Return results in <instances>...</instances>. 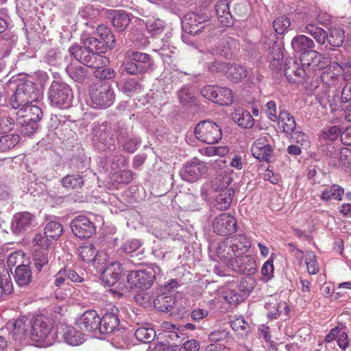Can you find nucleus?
Masks as SVG:
<instances>
[{
	"mask_svg": "<svg viewBox=\"0 0 351 351\" xmlns=\"http://www.w3.org/2000/svg\"><path fill=\"white\" fill-rule=\"evenodd\" d=\"M29 324V336L32 341L40 343L41 346L48 347L57 341L58 335L53 332V322L51 318L37 315L30 319Z\"/></svg>",
	"mask_w": 351,
	"mask_h": 351,
	"instance_id": "obj_1",
	"label": "nucleus"
},
{
	"mask_svg": "<svg viewBox=\"0 0 351 351\" xmlns=\"http://www.w3.org/2000/svg\"><path fill=\"white\" fill-rule=\"evenodd\" d=\"M14 84V90L10 98V104L12 108L17 110L23 106L32 104L38 99L35 84L29 80H19Z\"/></svg>",
	"mask_w": 351,
	"mask_h": 351,
	"instance_id": "obj_2",
	"label": "nucleus"
},
{
	"mask_svg": "<svg viewBox=\"0 0 351 351\" xmlns=\"http://www.w3.org/2000/svg\"><path fill=\"white\" fill-rule=\"evenodd\" d=\"M240 244H241V236L238 234L228 238L226 242L219 243L216 249L217 256L223 260L230 258V266L233 270L238 272L241 271V268Z\"/></svg>",
	"mask_w": 351,
	"mask_h": 351,
	"instance_id": "obj_3",
	"label": "nucleus"
},
{
	"mask_svg": "<svg viewBox=\"0 0 351 351\" xmlns=\"http://www.w3.org/2000/svg\"><path fill=\"white\" fill-rule=\"evenodd\" d=\"M91 134L93 146L98 151L105 152L115 149V140L110 123L108 121L94 122L92 125Z\"/></svg>",
	"mask_w": 351,
	"mask_h": 351,
	"instance_id": "obj_4",
	"label": "nucleus"
},
{
	"mask_svg": "<svg viewBox=\"0 0 351 351\" xmlns=\"http://www.w3.org/2000/svg\"><path fill=\"white\" fill-rule=\"evenodd\" d=\"M69 51L76 60L90 68H99L110 62L106 56L91 52L84 45H72Z\"/></svg>",
	"mask_w": 351,
	"mask_h": 351,
	"instance_id": "obj_5",
	"label": "nucleus"
},
{
	"mask_svg": "<svg viewBox=\"0 0 351 351\" xmlns=\"http://www.w3.org/2000/svg\"><path fill=\"white\" fill-rule=\"evenodd\" d=\"M48 97L52 105L66 108L71 106L73 95L67 84L62 81H53L49 88Z\"/></svg>",
	"mask_w": 351,
	"mask_h": 351,
	"instance_id": "obj_6",
	"label": "nucleus"
},
{
	"mask_svg": "<svg viewBox=\"0 0 351 351\" xmlns=\"http://www.w3.org/2000/svg\"><path fill=\"white\" fill-rule=\"evenodd\" d=\"M194 133L199 141L207 144L217 143L222 137L221 127L210 120L199 121L195 127Z\"/></svg>",
	"mask_w": 351,
	"mask_h": 351,
	"instance_id": "obj_7",
	"label": "nucleus"
},
{
	"mask_svg": "<svg viewBox=\"0 0 351 351\" xmlns=\"http://www.w3.org/2000/svg\"><path fill=\"white\" fill-rule=\"evenodd\" d=\"M93 103L100 108H106L112 105L115 95L113 88L106 83L93 84L90 90Z\"/></svg>",
	"mask_w": 351,
	"mask_h": 351,
	"instance_id": "obj_8",
	"label": "nucleus"
},
{
	"mask_svg": "<svg viewBox=\"0 0 351 351\" xmlns=\"http://www.w3.org/2000/svg\"><path fill=\"white\" fill-rule=\"evenodd\" d=\"M156 271L154 268L132 271L127 276V282L131 289L145 290L154 283Z\"/></svg>",
	"mask_w": 351,
	"mask_h": 351,
	"instance_id": "obj_9",
	"label": "nucleus"
},
{
	"mask_svg": "<svg viewBox=\"0 0 351 351\" xmlns=\"http://www.w3.org/2000/svg\"><path fill=\"white\" fill-rule=\"evenodd\" d=\"M301 65L310 71L311 77L313 78L317 71H319L327 66V62L322 54L313 49L300 54Z\"/></svg>",
	"mask_w": 351,
	"mask_h": 351,
	"instance_id": "obj_10",
	"label": "nucleus"
},
{
	"mask_svg": "<svg viewBox=\"0 0 351 351\" xmlns=\"http://www.w3.org/2000/svg\"><path fill=\"white\" fill-rule=\"evenodd\" d=\"M285 75L289 82L292 83L307 82L311 77L310 71L306 70L302 66L293 58L287 60L285 64Z\"/></svg>",
	"mask_w": 351,
	"mask_h": 351,
	"instance_id": "obj_11",
	"label": "nucleus"
},
{
	"mask_svg": "<svg viewBox=\"0 0 351 351\" xmlns=\"http://www.w3.org/2000/svg\"><path fill=\"white\" fill-rule=\"evenodd\" d=\"M73 234L80 239H89L96 233V226L87 217L79 215L71 222Z\"/></svg>",
	"mask_w": 351,
	"mask_h": 351,
	"instance_id": "obj_12",
	"label": "nucleus"
},
{
	"mask_svg": "<svg viewBox=\"0 0 351 351\" xmlns=\"http://www.w3.org/2000/svg\"><path fill=\"white\" fill-rule=\"evenodd\" d=\"M208 17L206 14L187 13L182 20V30L189 34L196 35L206 27Z\"/></svg>",
	"mask_w": 351,
	"mask_h": 351,
	"instance_id": "obj_13",
	"label": "nucleus"
},
{
	"mask_svg": "<svg viewBox=\"0 0 351 351\" xmlns=\"http://www.w3.org/2000/svg\"><path fill=\"white\" fill-rule=\"evenodd\" d=\"M208 170L206 164L197 158L188 162L183 167L180 175L181 178L189 182H193L198 180L203 174L206 173Z\"/></svg>",
	"mask_w": 351,
	"mask_h": 351,
	"instance_id": "obj_14",
	"label": "nucleus"
},
{
	"mask_svg": "<svg viewBox=\"0 0 351 351\" xmlns=\"http://www.w3.org/2000/svg\"><path fill=\"white\" fill-rule=\"evenodd\" d=\"M124 268L119 262H113L108 265L100 274V279L108 287L116 285L119 287L124 276Z\"/></svg>",
	"mask_w": 351,
	"mask_h": 351,
	"instance_id": "obj_15",
	"label": "nucleus"
},
{
	"mask_svg": "<svg viewBox=\"0 0 351 351\" xmlns=\"http://www.w3.org/2000/svg\"><path fill=\"white\" fill-rule=\"evenodd\" d=\"M213 228L219 235H230L234 233L237 229V221L233 216L224 213L213 219Z\"/></svg>",
	"mask_w": 351,
	"mask_h": 351,
	"instance_id": "obj_16",
	"label": "nucleus"
},
{
	"mask_svg": "<svg viewBox=\"0 0 351 351\" xmlns=\"http://www.w3.org/2000/svg\"><path fill=\"white\" fill-rule=\"evenodd\" d=\"M34 217L29 212L16 213L12 220L11 230L14 234H21L34 227Z\"/></svg>",
	"mask_w": 351,
	"mask_h": 351,
	"instance_id": "obj_17",
	"label": "nucleus"
},
{
	"mask_svg": "<svg viewBox=\"0 0 351 351\" xmlns=\"http://www.w3.org/2000/svg\"><path fill=\"white\" fill-rule=\"evenodd\" d=\"M119 309L112 306L110 311L106 312L102 317H100L99 332L101 334H110L115 331L119 324Z\"/></svg>",
	"mask_w": 351,
	"mask_h": 351,
	"instance_id": "obj_18",
	"label": "nucleus"
},
{
	"mask_svg": "<svg viewBox=\"0 0 351 351\" xmlns=\"http://www.w3.org/2000/svg\"><path fill=\"white\" fill-rule=\"evenodd\" d=\"M86 27L92 30L91 32L93 36H96L97 37V40L101 43L106 51H107V49H112L114 47V36L110 28L104 25H99L96 28V29H95V27L91 25H89L88 23H86Z\"/></svg>",
	"mask_w": 351,
	"mask_h": 351,
	"instance_id": "obj_19",
	"label": "nucleus"
},
{
	"mask_svg": "<svg viewBox=\"0 0 351 351\" xmlns=\"http://www.w3.org/2000/svg\"><path fill=\"white\" fill-rule=\"evenodd\" d=\"M251 151L252 155L259 160L269 162L274 149L269 144L267 137L265 136L254 141Z\"/></svg>",
	"mask_w": 351,
	"mask_h": 351,
	"instance_id": "obj_20",
	"label": "nucleus"
},
{
	"mask_svg": "<svg viewBox=\"0 0 351 351\" xmlns=\"http://www.w3.org/2000/svg\"><path fill=\"white\" fill-rule=\"evenodd\" d=\"M100 316L94 310L85 311L78 320V325L85 332H99Z\"/></svg>",
	"mask_w": 351,
	"mask_h": 351,
	"instance_id": "obj_21",
	"label": "nucleus"
},
{
	"mask_svg": "<svg viewBox=\"0 0 351 351\" xmlns=\"http://www.w3.org/2000/svg\"><path fill=\"white\" fill-rule=\"evenodd\" d=\"M125 58H130L136 66H141L143 73L153 69L154 61L147 53L129 50L125 52Z\"/></svg>",
	"mask_w": 351,
	"mask_h": 351,
	"instance_id": "obj_22",
	"label": "nucleus"
},
{
	"mask_svg": "<svg viewBox=\"0 0 351 351\" xmlns=\"http://www.w3.org/2000/svg\"><path fill=\"white\" fill-rule=\"evenodd\" d=\"M270 43L271 47H269L268 60L270 62V67L276 69H280L282 65V60L283 58V53L278 45L276 44L277 36L276 34H270Z\"/></svg>",
	"mask_w": 351,
	"mask_h": 351,
	"instance_id": "obj_23",
	"label": "nucleus"
},
{
	"mask_svg": "<svg viewBox=\"0 0 351 351\" xmlns=\"http://www.w3.org/2000/svg\"><path fill=\"white\" fill-rule=\"evenodd\" d=\"M79 255L84 262L95 263L98 261V264L102 258L105 260L106 254L103 252H98L93 244L86 243L80 245L78 248Z\"/></svg>",
	"mask_w": 351,
	"mask_h": 351,
	"instance_id": "obj_24",
	"label": "nucleus"
},
{
	"mask_svg": "<svg viewBox=\"0 0 351 351\" xmlns=\"http://www.w3.org/2000/svg\"><path fill=\"white\" fill-rule=\"evenodd\" d=\"M81 41L83 45L91 52L101 55L106 52L101 43L97 40V37L93 36L88 28L86 27L82 34Z\"/></svg>",
	"mask_w": 351,
	"mask_h": 351,
	"instance_id": "obj_25",
	"label": "nucleus"
},
{
	"mask_svg": "<svg viewBox=\"0 0 351 351\" xmlns=\"http://www.w3.org/2000/svg\"><path fill=\"white\" fill-rule=\"evenodd\" d=\"M32 269L28 264H21L15 268L14 280L19 287H27L32 282Z\"/></svg>",
	"mask_w": 351,
	"mask_h": 351,
	"instance_id": "obj_26",
	"label": "nucleus"
},
{
	"mask_svg": "<svg viewBox=\"0 0 351 351\" xmlns=\"http://www.w3.org/2000/svg\"><path fill=\"white\" fill-rule=\"evenodd\" d=\"M17 110L18 111L16 112V117L25 119L26 121H33L38 123L43 117L41 109L36 105H32V104Z\"/></svg>",
	"mask_w": 351,
	"mask_h": 351,
	"instance_id": "obj_27",
	"label": "nucleus"
},
{
	"mask_svg": "<svg viewBox=\"0 0 351 351\" xmlns=\"http://www.w3.org/2000/svg\"><path fill=\"white\" fill-rule=\"evenodd\" d=\"M60 329L62 333L64 341L71 346H77L84 341V335L82 332L76 330L73 326H61Z\"/></svg>",
	"mask_w": 351,
	"mask_h": 351,
	"instance_id": "obj_28",
	"label": "nucleus"
},
{
	"mask_svg": "<svg viewBox=\"0 0 351 351\" xmlns=\"http://www.w3.org/2000/svg\"><path fill=\"white\" fill-rule=\"evenodd\" d=\"M215 11L219 22L224 26L234 25V20L229 10L228 0H219L215 5Z\"/></svg>",
	"mask_w": 351,
	"mask_h": 351,
	"instance_id": "obj_29",
	"label": "nucleus"
},
{
	"mask_svg": "<svg viewBox=\"0 0 351 351\" xmlns=\"http://www.w3.org/2000/svg\"><path fill=\"white\" fill-rule=\"evenodd\" d=\"M10 334L16 341H21L27 334L30 328L29 321L25 317H20L16 319L12 324Z\"/></svg>",
	"mask_w": 351,
	"mask_h": 351,
	"instance_id": "obj_30",
	"label": "nucleus"
},
{
	"mask_svg": "<svg viewBox=\"0 0 351 351\" xmlns=\"http://www.w3.org/2000/svg\"><path fill=\"white\" fill-rule=\"evenodd\" d=\"M154 307L161 312H173L175 306V298L165 293L158 294L154 300Z\"/></svg>",
	"mask_w": 351,
	"mask_h": 351,
	"instance_id": "obj_31",
	"label": "nucleus"
},
{
	"mask_svg": "<svg viewBox=\"0 0 351 351\" xmlns=\"http://www.w3.org/2000/svg\"><path fill=\"white\" fill-rule=\"evenodd\" d=\"M315 46L313 40L304 35L296 36L291 40L292 49L298 53L303 54L306 51L312 50Z\"/></svg>",
	"mask_w": 351,
	"mask_h": 351,
	"instance_id": "obj_32",
	"label": "nucleus"
},
{
	"mask_svg": "<svg viewBox=\"0 0 351 351\" xmlns=\"http://www.w3.org/2000/svg\"><path fill=\"white\" fill-rule=\"evenodd\" d=\"M66 55L58 49H49L45 56V61L51 66H61L64 64Z\"/></svg>",
	"mask_w": 351,
	"mask_h": 351,
	"instance_id": "obj_33",
	"label": "nucleus"
},
{
	"mask_svg": "<svg viewBox=\"0 0 351 351\" xmlns=\"http://www.w3.org/2000/svg\"><path fill=\"white\" fill-rule=\"evenodd\" d=\"M278 121L282 124V132L289 136L296 130V123L294 117L287 111H280L278 114Z\"/></svg>",
	"mask_w": 351,
	"mask_h": 351,
	"instance_id": "obj_34",
	"label": "nucleus"
},
{
	"mask_svg": "<svg viewBox=\"0 0 351 351\" xmlns=\"http://www.w3.org/2000/svg\"><path fill=\"white\" fill-rule=\"evenodd\" d=\"M141 243L137 239H130L125 241L121 246V249L126 254H130L132 257H136L138 260L141 259L143 254V250L141 249Z\"/></svg>",
	"mask_w": 351,
	"mask_h": 351,
	"instance_id": "obj_35",
	"label": "nucleus"
},
{
	"mask_svg": "<svg viewBox=\"0 0 351 351\" xmlns=\"http://www.w3.org/2000/svg\"><path fill=\"white\" fill-rule=\"evenodd\" d=\"M66 72L72 80L78 83H83L88 77L87 69L82 66L69 65L66 68Z\"/></svg>",
	"mask_w": 351,
	"mask_h": 351,
	"instance_id": "obj_36",
	"label": "nucleus"
},
{
	"mask_svg": "<svg viewBox=\"0 0 351 351\" xmlns=\"http://www.w3.org/2000/svg\"><path fill=\"white\" fill-rule=\"evenodd\" d=\"M326 40L329 45L334 47H341L345 40V31L341 27H331Z\"/></svg>",
	"mask_w": 351,
	"mask_h": 351,
	"instance_id": "obj_37",
	"label": "nucleus"
},
{
	"mask_svg": "<svg viewBox=\"0 0 351 351\" xmlns=\"http://www.w3.org/2000/svg\"><path fill=\"white\" fill-rule=\"evenodd\" d=\"M232 197L230 190H223L215 197L213 205L219 210H225L230 207Z\"/></svg>",
	"mask_w": 351,
	"mask_h": 351,
	"instance_id": "obj_38",
	"label": "nucleus"
},
{
	"mask_svg": "<svg viewBox=\"0 0 351 351\" xmlns=\"http://www.w3.org/2000/svg\"><path fill=\"white\" fill-rule=\"evenodd\" d=\"M62 186L67 189L77 190L81 189L84 184V178L79 174L67 175L61 180Z\"/></svg>",
	"mask_w": 351,
	"mask_h": 351,
	"instance_id": "obj_39",
	"label": "nucleus"
},
{
	"mask_svg": "<svg viewBox=\"0 0 351 351\" xmlns=\"http://www.w3.org/2000/svg\"><path fill=\"white\" fill-rule=\"evenodd\" d=\"M343 189L337 184H333L330 188L326 187L320 195V199L328 202L332 199L341 200L343 194Z\"/></svg>",
	"mask_w": 351,
	"mask_h": 351,
	"instance_id": "obj_40",
	"label": "nucleus"
},
{
	"mask_svg": "<svg viewBox=\"0 0 351 351\" xmlns=\"http://www.w3.org/2000/svg\"><path fill=\"white\" fill-rule=\"evenodd\" d=\"M304 32L313 36L316 42L320 45H324L326 38H328V34L324 29L313 23L306 25Z\"/></svg>",
	"mask_w": 351,
	"mask_h": 351,
	"instance_id": "obj_41",
	"label": "nucleus"
},
{
	"mask_svg": "<svg viewBox=\"0 0 351 351\" xmlns=\"http://www.w3.org/2000/svg\"><path fill=\"white\" fill-rule=\"evenodd\" d=\"M16 124V112L10 114L8 112H1L0 113V129L4 132H9L14 128Z\"/></svg>",
	"mask_w": 351,
	"mask_h": 351,
	"instance_id": "obj_42",
	"label": "nucleus"
},
{
	"mask_svg": "<svg viewBox=\"0 0 351 351\" xmlns=\"http://www.w3.org/2000/svg\"><path fill=\"white\" fill-rule=\"evenodd\" d=\"M16 125H19V132L23 136H30L35 134L38 129V124L33 121H26L16 117Z\"/></svg>",
	"mask_w": 351,
	"mask_h": 351,
	"instance_id": "obj_43",
	"label": "nucleus"
},
{
	"mask_svg": "<svg viewBox=\"0 0 351 351\" xmlns=\"http://www.w3.org/2000/svg\"><path fill=\"white\" fill-rule=\"evenodd\" d=\"M136 339L145 343H151L156 337V331L152 328L139 327L135 331Z\"/></svg>",
	"mask_w": 351,
	"mask_h": 351,
	"instance_id": "obj_44",
	"label": "nucleus"
},
{
	"mask_svg": "<svg viewBox=\"0 0 351 351\" xmlns=\"http://www.w3.org/2000/svg\"><path fill=\"white\" fill-rule=\"evenodd\" d=\"M216 98L215 103L219 105H230L232 103L233 96L230 89L224 87H219L217 88Z\"/></svg>",
	"mask_w": 351,
	"mask_h": 351,
	"instance_id": "obj_45",
	"label": "nucleus"
},
{
	"mask_svg": "<svg viewBox=\"0 0 351 351\" xmlns=\"http://www.w3.org/2000/svg\"><path fill=\"white\" fill-rule=\"evenodd\" d=\"M63 228L60 223L56 221H50L47 223L45 228L44 234L51 241H56L62 235Z\"/></svg>",
	"mask_w": 351,
	"mask_h": 351,
	"instance_id": "obj_46",
	"label": "nucleus"
},
{
	"mask_svg": "<svg viewBox=\"0 0 351 351\" xmlns=\"http://www.w3.org/2000/svg\"><path fill=\"white\" fill-rule=\"evenodd\" d=\"M229 178L226 176L219 175L218 176L213 178L208 186H209L210 191L213 192H217L228 190L226 188L229 184Z\"/></svg>",
	"mask_w": 351,
	"mask_h": 351,
	"instance_id": "obj_47",
	"label": "nucleus"
},
{
	"mask_svg": "<svg viewBox=\"0 0 351 351\" xmlns=\"http://www.w3.org/2000/svg\"><path fill=\"white\" fill-rule=\"evenodd\" d=\"M19 140V134H6L0 136V152H6L14 147Z\"/></svg>",
	"mask_w": 351,
	"mask_h": 351,
	"instance_id": "obj_48",
	"label": "nucleus"
},
{
	"mask_svg": "<svg viewBox=\"0 0 351 351\" xmlns=\"http://www.w3.org/2000/svg\"><path fill=\"white\" fill-rule=\"evenodd\" d=\"M130 19L125 12H119L112 17V23L113 26L118 31H123L130 24Z\"/></svg>",
	"mask_w": 351,
	"mask_h": 351,
	"instance_id": "obj_49",
	"label": "nucleus"
},
{
	"mask_svg": "<svg viewBox=\"0 0 351 351\" xmlns=\"http://www.w3.org/2000/svg\"><path fill=\"white\" fill-rule=\"evenodd\" d=\"M51 241L45 234H37L34 239L35 252H49Z\"/></svg>",
	"mask_w": 351,
	"mask_h": 351,
	"instance_id": "obj_50",
	"label": "nucleus"
},
{
	"mask_svg": "<svg viewBox=\"0 0 351 351\" xmlns=\"http://www.w3.org/2000/svg\"><path fill=\"white\" fill-rule=\"evenodd\" d=\"M145 26L149 33L152 36H156L162 32L165 23L160 19L152 18L146 21Z\"/></svg>",
	"mask_w": 351,
	"mask_h": 351,
	"instance_id": "obj_51",
	"label": "nucleus"
},
{
	"mask_svg": "<svg viewBox=\"0 0 351 351\" xmlns=\"http://www.w3.org/2000/svg\"><path fill=\"white\" fill-rule=\"evenodd\" d=\"M257 271L254 257L250 255L243 256V274L253 276Z\"/></svg>",
	"mask_w": 351,
	"mask_h": 351,
	"instance_id": "obj_52",
	"label": "nucleus"
},
{
	"mask_svg": "<svg viewBox=\"0 0 351 351\" xmlns=\"http://www.w3.org/2000/svg\"><path fill=\"white\" fill-rule=\"evenodd\" d=\"M49 260V252H35L34 255V265L36 270L40 272L47 266Z\"/></svg>",
	"mask_w": 351,
	"mask_h": 351,
	"instance_id": "obj_53",
	"label": "nucleus"
},
{
	"mask_svg": "<svg viewBox=\"0 0 351 351\" xmlns=\"http://www.w3.org/2000/svg\"><path fill=\"white\" fill-rule=\"evenodd\" d=\"M245 53L244 55L247 57L249 61L253 62L259 58L258 49L255 43L251 40H246L245 45Z\"/></svg>",
	"mask_w": 351,
	"mask_h": 351,
	"instance_id": "obj_54",
	"label": "nucleus"
},
{
	"mask_svg": "<svg viewBox=\"0 0 351 351\" xmlns=\"http://www.w3.org/2000/svg\"><path fill=\"white\" fill-rule=\"evenodd\" d=\"M141 66H136L135 63L130 60V58H125L121 66L122 73L128 75H136L138 73H143L140 69Z\"/></svg>",
	"mask_w": 351,
	"mask_h": 351,
	"instance_id": "obj_55",
	"label": "nucleus"
},
{
	"mask_svg": "<svg viewBox=\"0 0 351 351\" xmlns=\"http://www.w3.org/2000/svg\"><path fill=\"white\" fill-rule=\"evenodd\" d=\"M290 25V19L286 16H281L274 21L273 27L277 34H281L289 28Z\"/></svg>",
	"mask_w": 351,
	"mask_h": 351,
	"instance_id": "obj_56",
	"label": "nucleus"
},
{
	"mask_svg": "<svg viewBox=\"0 0 351 351\" xmlns=\"http://www.w3.org/2000/svg\"><path fill=\"white\" fill-rule=\"evenodd\" d=\"M140 88L141 85L137 80L129 78L124 82L122 90L128 96H132L134 93L140 90Z\"/></svg>",
	"mask_w": 351,
	"mask_h": 351,
	"instance_id": "obj_57",
	"label": "nucleus"
},
{
	"mask_svg": "<svg viewBox=\"0 0 351 351\" xmlns=\"http://www.w3.org/2000/svg\"><path fill=\"white\" fill-rule=\"evenodd\" d=\"M107 65H104L99 68H94V75L100 80H110L115 76V72L110 68H107Z\"/></svg>",
	"mask_w": 351,
	"mask_h": 351,
	"instance_id": "obj_58",
	"label": "nucleus"
},
{
	"mask_svg": "<svg viewBox=\"0 0 351 351\" xmlns=\"http://www.w3.org/2000/svg\"><path fill=\"white\" fill-rule=\"evenodd\" d=\"M306 265L308 272L310 274H315L318 272L319 265L317 264L316 256L313 252H309L306 254Z\"/></svg>",
	"mask_w": 351,
	"mask_h": 351,
	"instance_id": "obj_59",
	"label": "nucleus"
},
{
	"mask_svg": "<svg viewBox=\"0 0 351 351\" xmlns=\"http://www.w3.org/2000/svg\"><path fill=\"white\" fill-rule=\"evenodd\" d=\"M341 132V129L339 125L330 126L322 130V136L325 139L334 141L338 138Z\"/></svg>",
	"mask_w": 351,
	"mask_h": 351,
	"instance_id": "obj_60",
	"label": "nucleus"
},
{
	"mask_svg": "<svg viewBox=\"0 0 351 351\" xmlns=\"http://www.w3.org/2000/svg\"><path fill=\"white\" fill-rule=\"evenodd\" d=\"M141 141L139 138H128L123 144V149L128 153H134L136 151Z\"/></svg>",
	"mask_w": 351,
	"mask_h": 351,
	"instance_id": "obj_61",
	"label": "nucleus"
},
{
	"mask_svg": "<svg viewBox=\"0 0 351 351\" xmlns=\"http://www.w3.org/2000/svg\"><path fill=\"white\" fill-rule=\"evenodd\" d=\"M178 97L179 101L183 105L194 102V97L187 88H182L179 90Z\"/></svg>",
	"mask_w": 351,
	"mask_h": 351,
	"instance_id": "obj_62",
	"label": "nucleus"
},
{
	"mask_svg": "<svg viewBox=\"0 0 351 351\" xmlns=\"http://www.w3.org/2000/svg\"><path fill=\"white\" fill-rule=\"evenodd\" d=\"M114 132L118 143L127 140L130 137L129 129L121 123H117Z\"/></svg>",
	"mask_w": 351,
	"mask_h": 351,
	"instance_id": "obj_63",
	"label": "nucleus"
},
{
	"mask_svg": "<svg viewBox=\"0 0 351 351\" xmlns=\"http://www.w3.org/2000/svg\"><path fill=\"white\" fill-rule=\"evenodd\" d=\"M73 287L70 285L60 288H56L54 291L55 297L59 300H64L72 295Z\"/></svg>",
	"mask_w": 351,
	"mask_h": 351,
	"instance_id": "obj_64",
	"label": "nucleus"
}]
</instances>
